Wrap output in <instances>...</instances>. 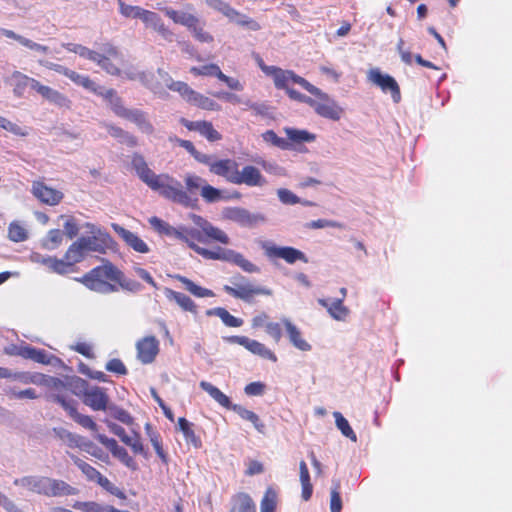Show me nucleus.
Segmentation results:
<instances>
[{"instance_id": "nucleus-1", "label": "nucleus", "mask_w": 512, "mask_h": 512, "mask_svg": "<svg viewBox=\"0 0 512 512\" xmlns=\"http://www.w3.org/2000/svg\"><path fill=\"white\" fill-rule=\"evenodd\" d=\"M132 166L138 177L153 191H157L162 197L181 204L185 207L193 205L197 199L191 196L183 189L181 182L168 174H155L147 165L144 157L140 154H134L132 157Z\"/></svg>"}, {"instance_id": "nucleus-2", "label": "nucleus", "mask_w": 512, "mask_h": 512, "mask_svg": "<svg viewBox=\"0 0 512 512\" xmlns=\"http://www.w3.org/2000/svg\"><path fill=\"white\" fill-rule=\"evenodd\" d=\"M194 223L198 229H190L186 232L178 234V239L185 242L192 250L201 255L205 259L216 260V256L220 252V247L210 250L197 245V242L207 243L209 241L219 242L227 245L230 242L228 235L220 228L212 225L209 221L201 216L194 215Z\"/></svg>"}, {"instance_id": "nucleus-3", "label": "nucleus", "mask_w": 512, "mask_h": 512, "mask_svg": "<svg viewBox=\"0 0 512 512\" xmlns=\"http://www.w3.org/2000/svg\"><path fill=\"white\" fill-rule=\"evenodd\" d=\"M14 484L47 497L72 496L78 493V489L67 482L46 476H25L16 479Z\"/></svg>"}, {"instance_id": "nucleus-4", "label": "nucleus", "mask_w": 512, "mask_h": 512, "mask_svg": "<svg viewBox=\"0 0 512 512\" xmlns=\"http://www.w3.org/2000/svg\"><path fill=\"white\" fill-rule=\"evenodd\" d=\"M11 78L13 80V93L17 97H23L26 88L30 87L44 99L59 107L70 108L71 106L70 99L63 93L42 84L38 80L29 77L20 71H14L11 75Z\"/></svg>"}, {"instance_id": "nucleus-5", "label": "nucleus", "mask_w": 512, "mask_h": 512, "mask_svg": "<svg viewBox=\"0 0 512 512\" xmlns=\"http://www.w3.org/2000/svg\"><path fill=\"white\" fill-rule=\"evenodd\" d=\"M86 257L84 249L78 242L74 241L66 250L63 258L55 256L43 257L39 262L46 266L51 272L66 275L77 271L76 264L83 261Z\"/></svg>"}, {"instance_id": "nucleus-6", "label": "nucleus", "mask_w": 512, "mask_h": 512, "mask_svg": "<svg viewBox=\"0 0 512 512\" xmlns=\"http://www.w3.org/2000/svg\"><path fill=\"white\" fill-rule=\"evenodd\" d=\"M122 280L123 273L109 261L93 268L78 279L87 288L94 291H101L109 282L122 285Z\"/></svg>"}, {"instance_id": "nucleus-7", "label": "nucleus", "mask_w": 512, "mask_h": 512, "mask_svg": "<svg viewBox=\"0 0 512 512\" xmlns=\"http://www.w3.org/2000/svg\"><path fill=\"white\" fill-rule=\"evenodd\" d=\"M76 387L82 388V400L94 411H105L108 407L109 396L106 389L99 386L89 387L84 379H76Z\"/></svg>"}, {"instance_id": "nucleus-8", "label": "nucleus", "mask_w": 512, "mask_h": 512, "mask_svg": "<svg viewBox=\"0 0 512 512\" xmlns=\"http://www.w3.org/2000/svg\"><path fill=\"white\" fill-rule=\"evenodd\" d=\"M236 281L244 282L246 278L241 274L234 276L233 284L235 286L224 285L223 290L230 296L243 300L245 302H250L251 299L255 295H271L272 292L268 288L253 286L250 283L240 284Z\"/></svg>"}, {"instance_id": "nucleus-9", "label": "nucleus", "mask_w": 512, "mask_h": 512, "mask_svg": "<svg viewBox=\"0 0 512 512\" xmlns=\"http://www.w3.org/2000/svg\"><path fill=\"white\" fill-rule=\"evenodd\" d=\"M270 72V77L273 78L274 85L277 89L288 90L291 83L298 84L307 91H315L316 86L308 82L305 78L297 75L292 70H284L280 67L267 68Z\"/></svg>"}, {"instance_id": "nucleus-10", "label": "nucleus", "mask_w": 512, "mask_h": 512, "mask_svg": "<svg viewBox=\"0 0 512 512\" xmlns=\"http://www.w3.org/2000/svg\"><path fill=\"white\" fill-rule=\"evenodd\" d=\"M308 92L319 99L315 111L319 116L333 121H338L341 118L343 109L338 106L337 103L328 96V94L322 92L317 87L315 91Z\"/></svg>"}, {"instance_id": "nucleus-11", "label": "nucleus", "mask_w": 512, "mask_h": 512, "mask_svg": "<svg viewBox=\"0 0 512 512\" xmlns=\"http://www.w3.org/2000/svg\"><path fill=\"white\" fill-rule=\"evenodd\" d=\"M53 400L59 403L68 415L80 426L91 431H97V424L88 415L80 414L77 411V402L75 400H66L63 395L56 394L53 396Z\"/></svg>"}, {"instance_id": "nucleus-12", "label": "nucleus", "mask_w": 512, "mask_h": 512, "mask_svg": "<svg viewBox=\"0 0 512 512\" xmlns=\"http://www.w3.org/2000/svg\"><path fill=\"white\" fill-rule=\"evenodd\" d=\"M262 247L265 255L269 259L281 258L289 264H293L297 261H303L305 263L308 262L306 255L294 247H277L271 244H264Z\"/></svg>"}, {"instance_id": "nucleus-13", "label": "nucleus", "mask_w": 512, "mask_h": 512, "mask_svg": "<svg viewBox=\"0 0 512 512\" xmlns=\"http://www.w3.org/2000/svg\"><path fill=\"white\" fill-rule=\"evenodd\" d=\"M95 439L104 445L111 452L113 457L117 458L126 467L132 470H136L138 468L137 463L133 457L128 454L124 447L118 445L114 438H109L104 434H96Z\"/></svg>"}, {"instance_id": "nucleus-14", "label": "nucleus", "mask_w": 512, "mask_h": 512, "mask_svg": "<svg viewBox=\"0 0 512 512\" xmlns=\"http://www.w3.org/2000/svg\"><path fill=\"white\" fill-rule=\"evenodd\" d=\"M369 80L380 87L384 93L390 92L391 97L395 103L400 102V87L392 76L388 74H382L378 69H373L369 73Z\"/></svg>"}, {"instance_id": "nucleus-15", "label": "nucleus", "mask_w": 512, "mask_h": 512, "mask_svg": "<svg viewBox=\"0 0 512 512\" xmlns=\"http://www.w3.org/2000/svg\"><path fill=\"white\" fill-rule=\"evenodd\" d=\"M136 350L138 360L150 364L159 353V341L155 336H145L136 343Z\"/></svg>"}, {"instance_id": "nucleus-16", "label": "nucleus", "mask_w": 512, "mask_h": 512, "mask_svg": "<svg viewBox=\"0 0 512 512\" xmlns=\"http://www.w3.org/2000/svg\"><path fill=\"white\" fill-rule=\"evenodd\" d=\"M32 194L42 203L51 206L59 204L64 196L61 191L47 186L43 181L33 182Z\"/></svg>"}, {"instance_id": "nucleus-17", "label": "nucleus", "mask_w": 512, "mask_h": 512, "mask_svg": "<svg viewBox=\"0 0 512 512\" xmlns=\"http://www.w3.org/2000/svg\"><path fill=\"white\" fill-rule=\"evenodd\" d=\"M216 260H222L226 262L233 263L241 268L244 272L247 273H258L260 272V268L252 263L250 260L246 259L243 254L236 252L231 249H220L218 255H215Z\"/></svg>"}, {"instance_id": "nucleus-18", "label": "nucleus", "mask_w": 512, "mask_h": 512, "mask_svg": "<svg viewBox=\"0 0 512 512\" xmlns=\"http://www.w3.org/2000/svg\"><path fill=\"white\" fill-rule=\"evenodd\" d=\"M181 124L189 131H196L205 137L209 142H217L222 139V135L218 132L213 124L206 120L190 121L185 118L180 120Z\"/></svg>"}, {"instance_id": "nucleus-19", "label": "nucleus", "mask_w": 512, "mask_h": 512, "mask_svg": "<svg viewBox=\"0 0 512 512\" xmlns=\"http://www.w3.org/2000/svg\"><path fill=\"white\" fill-rule=\"evenodd\" d=\"M239 165L233 159L215 160L211 165V173L223 177L227 182L235 184Z\"/></svg>"}, {"instance_id": "nucleus-20", "label": "nucleus", "mask_w": 512, "mask_h": 512, "mask_svg": "<svg viewBox=\"0 0 512 512\" xmlns=\"http://www.w3.org/2000/svg\"><path fill=\"white\" fill-rule=\"evenodd\" d=\"M113 229L117 235L135 252L146 254L150 251L149 246L136 233L118 225L113 224Z\"/></svg>"}, {"instance_id": "nucleus-21", "label": "nucleus", "mask_w": 512, "mask_h": 512, "mask_svg": "<svg viewBox=\"0 0 512 512\" xmlns=\"http://www.w3.org/2000/svg\"><path fill=\"white\" fill-rule=\"evenodd\" d=\"M266 183L260 170L253 165H246L241 171L238 170L235 185L245 184L249 187L263 186Z\"/></svg>"}, {"instance_id": "nucleus-22", "label": "nucleus", "mask_w": 512, "mask_h": 512, "mask_svg": "<svg viewBox=\"0 0 512 512\" xmlns=\"http://www.w3.org/2000/svg\"><path fill=\"white\" fill-rule=\"evenodd\" d=\"M102 53H98L97 63L103 70L111 75H118L120 73L119 68L112 63V59L118 56V51L112 44H105L101 49Z\"/></svg>"}, {"instance_id": "nucleus-23", "label": "nucleus", "mask_w": 512, "mask_h": 512, "mask_svg": "<svg viewBox=\"0 0 512 512\" xmlns=\"http://www.w3.org/2000/svg\"><path fill=\"white\" fill-rule=\"evenodd\" d=\"M236 341L238 344L245 347L247 350H249L253 354L259 355L262 358L269 359L273 362L277 361L276 355L270 349H268L264 344H262L256 340L250 339L245 336H239V337H236Z\"/></svg>"}, {"instance_id": "nucleus-24", "label": "nucleus", "mask_w": 512, "mask_h": 512, "mask_svg": "<svg viewBox=\"0 0 512 512\" xmlns=\"http://www.w3.org/2000/svg\"><path fill=\"white\" fill-rule=\"evenodd\" d=\"M229 512H256V505L249 494L238 492L231 498V509Z\"/></svg>"}, {"instance_id": "nucleus-25", "label": "nucleus", "mask_w": 512, "mask_h": 512, "mask_svg": "<svg viewBox=\"0 0 512 512\" xmlns=\"http://www.w3.org/2000/svg\"><path fill=\"white\" fill-rule=\"evenodd\" d=\"M165 295L170 301L176 302L183 311L197 314V305L186 294L174 291L172 289H166Z\"/></svg>"}, {"instance_id": "nucleus-26", "label": "nucleus", "mask_w": 512, "mask_h": 512, "mask_svg": "<svg viewBox=\"0 0 512 512\" xmlns=\"http://www.w3.org/2000/svg\"><path fill=\"white\" fill-rule=\"evenodd\" d=\"M288 337L293 346L301 351H310L311 345L302 337L300 330L288 319L283 320Z\"/></svg>"}, {"instance_id": "nucleus-27", "label": "nucleus", "mask_w": 512, "mask_h": 512, "mask_svg": "<svg viewBox=\"0 0 512 512\" xmlns=\"http://www.w3.org/2000/svg\"><path fill=\"white\" fill-rule=\"evenodd\" d=\"M97 95L103 97L106 101L109 102L112 111L119 117L124 118L130 109L124 107L122 99L117 95L114 89H108L103 91L100 89V93Z\"/></svg>"}, {"instance_id": "nucleus-28", "label": "nucleus", "mask_w": 512, "mask_h": 512, "mask_svg": "<svg viewBox=\"0 0 512 512\" xmlns=\"http://www.w3.org/2000/svg\"><path fill=\"white\" fill-rule=\"evenodd\" d=\"M200 387L207 392L211 398H213L220 406L232 410V407L235 404H232L230 398L224 394L219 388L212 385L211 383L207 381H201Z\"/></svg>"}, {"instance_id": "nucleus-29", "label": "nucleus", "mask_w": 512, "mask_h": 512, "mask_svg": "<svg viewBox=\"0 0 512 512\" xmlns=\"http://www.w3.org/2000/svg\"><path fill=\"white\" fill-rule=\"evenodd\" d=\"M226 217L243 226L253 225L257 221V216L252 215L246 209L239 207L228 209L226 212Z\"/></svg>"}, {"instance_id": "nucleus-30", "label": "nucleus", "mask_w": 512, "mask_h": 512, "mask_svg": "<svg viewBox=\"0 0 512 512\" xmlns=\"http://www.w3.org/2000/svg\"><path fill=\"white\" fill-rule=\"evenodd\" d=\"M319 304L327 308L332 318L343 321L349 314V309L343 305V298L333 301L331 304L325 299H319Z\"/></svg>"}, {"instance_id": "nucleus-31", "label": "nucleus", "mask_w": 512, "mask_h": 512, "mask_svg": "<svg viewBox=\"0 0 512 512\" xmlns=\"http://www.w3.org/2000/svg\"><path fill=\"white\" fill-rule=\"evenodd\" d=\"M299 478L302 486L301 497L304 501H308L313 493V485L308 466L304 460H301L299 463Z\"/></svg>"}, {"instance_id": "nucleus-32", "label": "nucleus", "mask_w": 512, "mask_h": 512, "mask_svg": "<svg viewBox=\"0 0 512 512\" xmlns=\"http://www.w3.org/2000/svg\"><path fill=\"white\" fill-rule=\"evenodd\" d=\"M178 427L179 430L182 432L185 441L188 444H191L195 448H200L202 445L201 439L199 436L196 435L193 424L190 423L186 418L180 417L178 419Z\"/></svg>"}, {"instance_id": "nucleus-33", "label": "nucleus", "mask_w": 512, "mask_h": 512, "mask_svg": "<svg viewBox=\"0 0 512 512\" xmlns=\"http://www.w3.org/2000/svg\"><path fill=\"white\" fill-rule=\"evenodd\" d=\"M124 118L134 122L143 132L147 134H152L154 132L153 125L147 119L146 114L141 110L130 109Z\"/></svg>"}, {"instance_id": "nucleus-34", "label": "nucleus", "mask_w": 512, "mask_h": 512, "mask_svg": "<svg viewBox=\"0 0 512 512\" xmlns=\"http://www.w3.org/2000/svg\"><path fill=\"white\" fill-rule=\"evenodd\" d=\"M73 463L77 466V468L82 472L85 476L86 480L89 482H97L102 474L92 465L80 459L79 457L69 454Z\"/></svg>"}, {"instance_id": "nucleus-35", "label": "nucleus", "mask_w": 512, "mask_h": 512, "mask_svg": "<svg viewBox=\"0 0 512 512\" xmlns=\"http://www.w3.org/2000/svg\"><path fill=\"white\" fill-rule=\"evenodd\" d=\"M175 278L184 285L187 291H189L192 295L196 297L205 298L213 297L215 295L212 290L197 285L196 283H194L192 280L185 276L176 275Z\"/></svg>"}, {"instance_id": "nucleus-36", "label": "nucleus", "mask_w": 512, "mask_h": 512, "mask_svg": "<svg viewBox=\"0 0 512 512\" xmlns=\"http://www.w3.org/2000/svg\"><path fill=\"white\" fill-rule=\"evenodd\" d=\"M67 78H69L73 83L78 86H81L92 93L96 94L100 93L101 87L98 86L89 76L81 75L73 70H70Z\"/></svg>"}, {"instance_id": "nucleus-37", "label": "nucleus", "mask_w": 512, "mask_h": 512, "mask_svg": "<svg viewBox=\"0 0 512 512\" xmlns=\"http://www.w3.org/2000/svg\"><path fill=\"white\" fill-rule=\"evenodd\" d=\"M208 316H218L222 322L228 327H240L243 324V320L230 314L225 308L217 307L207 310Z\"/></svg>"}, {"instance_id": "nucleus-38", "label": "nucleus", "mask_w": 512, "mask_h": 512, "mask_svg": "<svg viewBox=\"0 0 512 512\" xmlns=\"http://www.w3.org/2000/svg\"><path fill=\"white\" fill-rule=\"evenodd\" d=\"M232 411L237 413L243 420L251 422L259 432H263L265 425L255 412L248 410L239 404H235L232 407Z\"/></svg>"}, {"instance_id": "nucleus-39", "label": "nucleus", "mask_w": 512, "mask_h": 512, "mask_svg": "<svg viewBox=\"0 0 512 512\" xmlns=\"http://www.w3.org/2000/svg\"><path fill=\"white\" fill-rule=\"evenodd\" d=\"M189 103L207 111H219L221 109V106L217 102L197 91L194 93Z\"/></svg>"}, {"instance_id": "nucleus-40", "label": "nucleus", "mask_w": 512, "mask_h": 512, "mask_svg": "<svg viewBox=\"0 0 512 512\" xmlns=\"http://www.w3.org/2000/svg\"><path fill=\"white\" fill-rule=\"evenodd\" d=\"M205 2L209 7L220 12L228 19H234L239 16V11L223 0H205Z\"/></svg>"}, {"instance_id": "nucleus-41", "label": "nucleus", "mask_w": 512, "mask_h": 512, "mask_svg": "<svg viewBox=\"0 0 512 512\" xmlns=\"http://www.w3.org/2000/svg\"><path fill=\"white\" fill-rule=\"evenodd\" d=\"M77 240L84 249L86 255L88 252L102 253L105 250V245L96 236H82Z\"/></svg>"}, {"instance_id": "nucleus-42", "label": "nucleus", "mask_w": 512, "mask_h": 512, "mask_svg": "<svg viewBox=\"0 0 512 512\" xmlns=\"http://www.w3.org/2000/svg\"><path fill=\"white\" fill-rule=\"evenodd\" d=\"M56 436L63 441L70 448H79L84 440L83 437L76 435L74 433L69 432L66 429L59 428L54 429Z\"/></svg>"}, {"instance_id": "nucleus-43", "label": "nucleus", "mask_w": 512, "mask_h": 512, "mask_svg": "<svg viewBox=\"0 0 512 512\" xmlns=\"http://www.w3.org/2000/svg\"><path fill=\"white\" fill-rule=\"evenodd\" d=\"M64 233L59 229H51L42 240V247L46 250L57 249L63 241Z\"/></svg>"}, {"instance_id": "nucleus-44", "label": "nucleus", "mask_w": 512, "mask_h": 512, "mask_svg": "<svg viewBox=\"0 0 512 512\" xmlns=\"http://www.w3.org/2000/svg\"><path fill=\"white\" fill-rule=\"evenodd\" d=\"M333 416L335 418L336 427L341 431V433L345 437L349 438L351 441L356 442L357 435L354 432V430L351 428L347 419L338 411L334 412Z\"/></svg>"}, {"instance_id": "nucleus-45", "label": "nucleus", "mask_w": 512, "mask_h": 512, "mask_svg": "<svg viewBox=\"0 0 512 512\" xmlns=\"http://www.w3.org/2000/svg\"><path fill=\"white\" fill-rule=\"evenodd\" d=\"M149 223L158 233L178 238L180 231L169 225V223L164 220L153 216L149 219Z\"/></svg>"}, {"instance_id": "nucleus-46", "label": "nucleus", "mask_w": 512, "mask_h": 512, "mask_svg": "<svg viewBox=\"0 0 512 512\" xmlns=\"http://www.w3.org/2000/svg\"><path fill=\"white\" fill-rule=\"evenodd\" d=\"M73 508L82 512H111L114 509L113 506L101 505L94 501H77L73 504Z\"/></svg>"}, {"instance_id": "nucleus-47", "label": "nucleus", "mask_w": 512, "mask_h": 512, "mask_svg": "<svg viewBox=\"0 0 512 512\" xmlns=\"http://www.w3.org/2000/svg\"><path fill=\"white\" fill-rule=\"evenodd\" d=\"M288 139L294 143L312 142L316 136L306 130H298L294 128L284 129Z\"/></svg>"}, {"instance_id": "nucleus-48", "label": "nucleus", "mask_w": 512, "mask_h": 512, "mask_svg": "<svg viewBox=\"0 0 512 512\" xmlns=\"http://www.w3.org/2000/svg\"><path fill=\"white\" fill-rule=\"evenodd\" d=\"M8 238L13 242H23L28 238V232L19 222H11L8 227Z\"/></svg>"}, {"instance_id": "nucleus-49", "label": "nucleus", "mask_w": 512, "mask_h": 512, "mask_svg": "<svg viewBox=\"0 0 512 512\" xmlns=\"http://www.w3.org/2000/svg\"><path fill=\"white\" fill-rule=\"evenodd\" d=\"M123 443L131 448L134 454H139L148 457L147 451L144 449V446L141 441V437L138 433H133V435H127L125 437Z\"/></svg>"}, {"instance_id": "nucleus-50", "label": "nucleus", "mask_w": 512, "mask_h": 512, "mask_svg": "<svg viewBox=\"0 0 512 512\" xmlns=\"http://www.w3.org/2000/svg\"><path fill=\"white\" fill-rule=\"evenodd\" d=\"M168 88L171 91L178 92L181 97L186 100L188 103L190 102L191 98L193 97L194 93L196 92L193 90L187 83L182 81H172Z\"/></svg>"}, {"instance_id": "nucleus-51", "label": "nucleus", "mask_w": 512, "mask_h": 512, "mask_svg": "<svg viewBox=\"0 0 512 512\" xmlns=\"http://www.w3.org/2000/svg\"><path fill=\"white\" fill-rule=\"evenodd\" d=\"M220 67L217 64L210 63L200 67L193 66L190 68V73L194 76H210L218 78Z\"/></svg>"}, {"instance_id": "nucleus-52", "label": "nucleus", "mask_w": 512, "mask_h": 512, "mask_svg": "<svg viewBox=\"0 0 512 512\" xmlns=\"http://www.w3.org/2000/svg\"><path fill=\"white\" fill-rule=\"evenodd\" d=\"M276 492L272 488H268L261 500V512H275L276 510Z\"/></svg>"}, {"instance_id": "nucleus-53", "label": "nucleus", "mask_w": 512, "mask_h": 512, "mask_svg": "<svg viewBox=\"0 0 512 512\" xmlns=\"http://www.w3.org/2000/svg\"><path fill=\"white\" fill-rule=\"evenodd\" d=\"M80 449L103 462H108L109 460L108 454L104 453L101 448L91 441L83 440Z\"/></svg>"}, {"instance_id": "nucleus-54", "label": "nucleus", "mask_w": 512, "mask_h": 512, "mask_svg": "<svg viewBox=\"0 0 512 512\" xmlns=\"http://www.w3.org/2000/svg\"><path fill=\"white\" fill-rule=\"evenodd\" d=\"M201 196L207 203L218 202L224 198L221 190L207 183L202 186Z\"/></svg>"}, {"instance_id": "nucleus-55", "label": "nucleus", "mask_w": 512, "mask_h": 512, "mask_svg": "<svg viewBox=\"0 0 512 512\" xmlns=\"http://www.w3.org/2000/svg\"><path fill=\"white\" fill-rule=\"evenodd\" d=\"M184 181L187 189L186 192L189 195L196 193L199 189L202 190V186L206 184V181L203 178L194 174L186 175Z\"/></svg>"}, {"instance_id": "nucleus-56", "label": "nucleus", "mask_w": 512, "mask_h": 512, "mask_svg": "<svg viewBox=\"0 0 512 512\" xmlns=\"http://www.w3.org/2000/svg\"><path fill=\"white\" fill-rule=\"evenodd\" d=\"M342 510V499L340 495V482L336 481L333 483L330 495V511L341 512Z\"/></svg>"}, {"instance_id": "nucleus-57", "label": "nucleus", "mask_w": 512, "mask_h": 512, "mask_svg": "<svg viewBox=\"0 0 512 512\" xmlns=\"http://www.w3.org/2000/svg\"><path fill=\"white\" fill-rule=\"evenodd\" d=\"M119 13L125 18H134L137 19L142 11V7L133 6L125 3L124 0H117Z\"/></svg>"}, {"instance_id": "nucleus-58", "label": "nucleus", "mask_w": 512, "mask_h": 512, "mask_svg": "<svg viewBox=\"0 0 512 512\" xmlns=\"http://www.w3.org/2000/svg\"><path fill=\"white\" fill-rule=\"evenodd\" d=\"M100 487L109 492L110 494L116 496L119 499H126V495L117 486H115L107 477L101 476L99 480L96 482Z\"/></svg>"}, {"instance_id": "nucleus-59", "label": "nucleus", "mask_w": 512, "mask_h": 512, "mask_svg": "<svg viewBox=\"0 0 512 512\" xmlns=\"http://www.w3.org/2000/svg\"><path fill=\"white\" fill-rule=\"evenodd\" d=\"M15 380H18L24 384H41L44 378V375L40 373H28V372H20L12 374V377Z\"/></svg>"}, {"instance_id": "nucleus-60", "label": "nucleus", "mask_w": 512, "mask_h": 512, "mask_svg": "<svg viewBox=\"0 0 512 512\" xmlns=\"http://www.w3.org/2000/svg\"><path fill=\"white\" fill-rule=\"evenodd\" d=\"M149 437H150L151 444H152L153 448L155 449L156 454L161 459V461L167 465L168 464V455L163 449L160 435L156 432H152V433H149Z\"/></svg>"}, {"instance_id": "nucleus-61", "label": "nucleus", "mask_w": 512, "mask_h": 512, "mask_svg": "<svg viewBox=\"0 0 512 512\" xmlns=\"http://www.w3.org/2000/svg\"><path fill=\"white\" fill-rule=\"evenodd\" d=\"M264 141L271 143L273 146L287 149L289 148V142L284 138L279 137L273 130H267L262 134Z\"/></svg>"}, {"instance_id": "nucleus-62", "label": "nucleus", "mask_w": 512, "mask_h": 512, "mask_svg": "<svg viewBox=\"0 0 512 512\" xmlns=\"http://www.w3.org/2000/svg\"><path fill=\"white\" fill-rule=\"evenodd\" d=\"M6 395L10 399H36L38 397L35 389L33 388H27L20 391L14 388H9L6 390Z\"/></svg>"}, {"instance_id": "nucleus-63", "label": "nucleus", "mask_w": 512, "mask_h": 512, "mask_svg": "<svg viewBox=\"0 0 512 512\" xmlns=\"http://www.w3.org/2000/svg\"><path fill=\"white\" fill-rule=\"evenodd\" d=\"M189 31L193 34L194 38L202 43H211L213 42V36L205 31L203 26L200 24V21L196 23L193 27L189 29Z\"/></svg>"}, {"instance_id": "nucleus-64", "label": "nucleus", "mask_w": 512, "mask_h": 512, "mask_svg": "<svg viewBox=\"0 0 512 512\" xmlns=\"http://www.w3.org/2000/svg\"><path fill=\"white\" fill-rule=\"evenodd\" d=\"M229 20L232 22H235L239 26L246 27L252 31H258L261 29V25L256 20H254L244 14H241L240 12H239V16H237L234 19H229Z\"/></svg>"}]
</instances>
